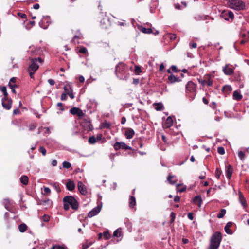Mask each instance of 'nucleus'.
<instances>
[{"label":"nucleus","instance_id":"33","mask_svg":"<svg viewBox=\"0 0 249 249\" xmlns=\"http://www.w3.org/2000/svg\"><path fill=\"white\" fill-rule=\"evenodd\" d=\"M92 242L86 241L84 243H83L82 245V249H87L89 246L92 245Z\"/></svg>","mask_w":249,"mask_h":249},{"label":"nucleus","instance_id":"60","mask_svg":"<svg viewBox=\"0 0 249 249\" xmlns=\"http://www.w3.org/2000/svg\"><path fill=\"white\" fill-rule=\"evenodd\" d=\"M67 94L70 96V97L71 99H73L74 98V95L72 91H71V92H69Z\"/></svg>","mask_w":249,"mask_h":249},{"label":"nucleus","instance_id":"57","mask_svg":"<svg viewBox=\"0 0 249 249\" xmlns=\"http://www.w3.org/2000/svg\"><path fill=\"white\" fill-rule=\"evenodd\" d=\"M48 83L50 84V85L53 86L55 84V82L53 79H50L48 80Z\"/></svg>","mask_w":249,"mask_h":249},{"label":"nucleus","instance_id":"53","mask_svg":"<svg viewBox=\"0 0 249 249\" xmlns=\"http://www.w3.org/2000/svg\"><path fill=\"white\" fill-rule=\"evenodd\" d=\"M135 72L137 74H139L141 72V68L139 66H135Z\"/></svg>","mask_w":249,"mask_h":249},{"label":"nucleus","instance_id":"54","mask_svg":"<svg viewBox=\"0 0 249 249\" xmlns=\"http://www.w3.org/2000/svg\"><path fill=\"white\" fill-rule=\"evenodd\" d=\"M67 94L66 93H62L61 95V100L62 101L66 100L67 98Z\"/></svg>","mask_w":249,"mask_h":249},{"label":"nucleus","instance_id":"13","mask_svg":"<svg viewBox=\"0 0 249 249\" xmlns=\"http://www.w3.org/2000/svg\"><path fill=\"white\" fill-rule=\"evenodd\" d=\"M222 16L224 17V19L228 20L229 19L233 20L234 18V14L231 11H224L222 14Z\"/></svg>","mask_w":249,"mask_h":249},{"label":"nucleus","instance_id":"45","mask_svg":"<svg viewBox=\"0 0 249 249\" xmlns=\"http://www.w3.org/2000/svg\"><path fill=\"white\" fill-rule=\"evenodd\" d=\"M62 165H63V168H67V169L71 167V163L70 162L66 161H64L63 162Z\"/></svg>","mask_w":249,"mask_h":249},{"label":"nucleus","instance_id":"58","mask_svg":"<svg viewBox=\"0 0 249 249\" xmlns=\"http://www.w3.org/2000/svg\"><path fill=\"white\" fill-rule=\"evenodd\" d=\"M190 46L192 48H196L197 47V44L196 43H190Z\"/></svg>","mask_w":249,"mask_h":249},{"label":"nucleus","instance_id":"26","mask_svg":"<svg viewBox=\"0 0 249 249\" xmlns=\"http://www.w3.org/2000/svg\"><path fill=\"white\" fill-rule=\"evenodd\" d=\"M233 98L234 100L240 101L242 98V95L238 91H235L233 93Z\"/></svg>","mask_w":249,"mask_h":249},{"label":"nucleus","instance_id":"14","mask_svg":"<svg viewBox=\"0 0 249 249\" xmlns=\"http://www.w3.org/2000/svg\"><path fill=\"white\" fill-rule=\"evenodd\" d=\"M12 100L11 99H2V105L6 109H10L11 108Z\"/></svg>","mask_w":249,"mask_h":249},{"label":"nucleus","instance_id":"28","mask_svg":"<svg viewBox=\"0 0 249 249\" xmlns=\"http://www.w3.org/2000/svg\"><path fill=\"white\" fill-rule=\"evenodd\" d=\"M136 205V199L135 197L131 196L129 198V205L131 208H133Z\"/></svg>","mask_w":249,"mask_h":249},{"label":"nucleus","instance_id":"23","mask_svg":"<svg viewBox=\"0 0 249 249\" xmlns=\"http://www.w3.org/2000/svg\"><path fill=\"white\" fill-rule=\"evenodd\" d=\"M153 106L155 107V109L157 111H161L164 109L163 105L161 103H154Z\"/></svg>","mask_w":249,"mask_h":249},{"label":"nucleus","instance_id":"50","mask_svg":"<svg viewBox=\"0 0 249 249\" xmlns=\"http://www.w3.org/2000/svg\"><path fill=\"white\" fill-rule=\"evenodd\" d=\"M180 186V184H178L177 185H176V188H177V191L178 192H184L185 190H186V187H183L181 189H178V187Z\"/></svg>","mask_w":249,"mask_h":249},{"label":"nucleus","instance_id":"43","mask_svg":"<svg viewBox=\"0 0 249 249\" xmlns=\"http://www.w3.org/2000/svg\"><path fill=\"white\" fill-rule=\"evenodd\" d=\"M41 220L44 222H48L50 220V216L48 215L44 214L41 217Z\"/></svg>","mask_w":249,"mask_h":249},{"label":"nucleus","instance_id":"47","mask_svg":"<svg viewBox=\"0 0 249 249\" xmlns=\"http://www.w3.org/2000/svg\"><path fill=\"white\" fill-rule=\"evenodd\" d=\"M217 152L221 155H223L225 153V149L223 147H219L217 148Z\"/></svg>","mask_w":249,"mask_h":249},{"label":"nucleus","instance_id":"16","mask_svg":"<svg viewBox=\"0 0 249 249\" xmlns=\"http://www.w3.org/2000/svg\"><path fill=\"white\" fill-rule=\"evenodd\" d=\"M100 211V208L99 207H95L90 211L88 214L89 218H91L93 216L97 215Z\"/></svg>","mask_w":249,"mask_h":249},{"label":"nucleus","instance_id":"9","mask_svg":"<svg viewBox=\"0 0 249 249\" xmlns=\"http://www.w3.org/2000/svg\"><path fill=\"white\" fill-rule=\"evenodd\" d=\"M198 82L200 84H201L203 86L205 85H207L208 86H211L213 84V81L211 78L210 75L206 76L205 77L204 79H198Z\"/></svg>","mask_w":249,"mask_h":249},{"label":"nucleus","instance_id":"56","mask_svg":"<svg viewBox=\"0 0 249 249\" xmlns=\"http://www.w3.org/2000/svg\"><path fill=\"white\" fill-rule=\"evenodd\" d=\"M187 217L191 220H192L194 219L193 214L192 213H188V215H187Z\"/></svg>","mask_w":249,"mask_h":249},{"label":"nucleus","instance_id":"19","mask_svg":"<svg viewBox=\"0 0 249 249\" xmlns=\"http://www.w3.org/2000/svg\"><path fill=\"white\" fill-rule=\"evenodd\" d=\"M173 119L171 117H168L166 119L164 123V127L166 128H169L173 125Z\"/></svg>","mask_w":249,"mask_h":249},{"label":"nucleus","instance_id":"1","mask_svg":"<svg viewBox=\"0 0 249 249\" xmlns=\"http://www.w3.org/2000/svg\"><path fill=\"white\" fill-rule=\"evenodd\" d=\"M115 73L120 79H126L129 75L128 67L124 63L120 62L115 67Z\"/></svg>","mask_w":249,"mask_h":249},{"label":"nucleus","instance_id":"32","mask_svg":"<svg viewBox=\"0 0 249 249\" xmlns=\"http://www.w3.org/2000/svg\"><path fill=\"white\" fill-rule=\"evenodd\" d=\"M51 185H52V186L54 188V189L56 190V192L59 193L61 191V189L59 186L58 183L53 182V183H51Z\"/></svg>","mask_w":249,"mask_h":249},{"label":"nucleus","instance_id":"29","mask_svg":"<svg viewBox=\"0 0 249 249\" xmlns=\"http://www.w3.org/2000/svg\"><path fill=\"white\" fill-rule=\"evenodd\" d=\"M113 236L117 237L122 236V232L121 229H117L113 232Z\"/></svg>","mask_w":249,"mask_h":249},{"label":"nucleus","instance_id":"27","mask_svg":"<svg viewBox=\"0 0 249 249\" xmlns=\"http://www.w3.org/2000/svg\"><path fill=\"white\" fill-rule=\"evenodd\" d=\"M168 79L170 83H173L176 82H179L180 80L178 78L175 77L174 75L171 74L168 76Z\"/></svg>","mask_w":249,"mask_h":249},{"label":"nucleus","instance_id":"49","mask_svg":"<svg viewBox=\"0 0 249 249\" xmlns=\"http://www.w3.org/2000/svg\"><path fill=\"white\" fill-rule=\"evenodd\" d=\"M39 151L42 154L43 156H45L46 154V150L43 146H40Z\"/></svg>","mask_w":249,"mask_h":249},{"label":"nucleus","instance_id":"25","mask_svg":"<svg viewBox=\"0 0 249 249\" xmlns=\"http://www.w3.org/2000/svg\"><path fill=\"white\" fill-rule=\"evenodd\" d=\"M193 202L199 207H200L202 203L201 196H196L193 199Z\"/></svg>","mask_w":249,"mask_h":249},{"label":"nucleus","instance_id":"31","mask_svg":"<svg viewBox=\"0 0 249 249\" xmlns=\"http://www.w3.org/2000/svg\"><path fill=\"white\" fill-rule=\"evenodd\" d=\"M64 90L66 93V94L69 93V92L72 91V89L71 86L70 84H67L64 87Z\"/></svg>","mask_w":249,"mask_h":249},{"label":"nucleus","instance_id":"3","mask_svg":"<svg viewBox=\"0 0 249 249\" xmlns=\"http://www.w3.org/2000/svg\"><path fill=\"white\" fill-rule=\"evenodd\" d=\"M222 240V235L217 231L213 234L211 238L209 249H218Z\"/></svg>","mask_w":249,"mask_h":249},{"label":"nucleus","instance_id":"17","mask_svg":"<svg viewBox=\"0 0 249 249\" xmlns=\"http://www.w3.org/2000/svg\"><path fill=\"white\" fill-rule=\"evenodd\" d=\"M223 71L226 75H230L233 73L234 70L232 68L229 67L228 65H226L223 68Z\"/></svg>","mask_w":249,"mask_h":249},{"label":"nucleus","instance_id":"46","mask_svg":"<svg viewBox=\"0 0 249 249\" xmlns=\"http://www.w3.org/2000/svg\"><path fill=\"white\" fill-rule=\"evenodd\" d=\"M103 236L105 239L107 240L110 238V235L108 231H105L103 233Z\"/></svg>","mask_w":249,"mask_h":249},{"label":"nucleus","instance_id":"8","mask_svg":"<svg viewBox=\"0 0 249 249\" xmlns=\"http://www.w3.org/2000/svg\"><path fill=\"white\" fill-rule=\"evenodd\" d=\"M113 147L115 150L119 149H131V147L128 146L124 142H116L113 145Z\"/></svg>","mask_w":249,"mask_h":249},{"label":"nucleus","instance_id":"24","mask_svg":"<svg viewBox=\"0 0 249 249\" xmlns=\"http://www.w3.org/2000/svg\"><path fill=\"white\" fill-rule=\"evenodd\" d=\"M232 174V167L229 165L227 168L226 171V176L228 178H230Z\"/></svg>","mask_w":249,"mask_h":249},{"label":"nucleus","instance_id":"22","mask_svg":"<svg viewBox=\"0 0 249 249\" xmlns=\"http://www.w3.org/2000/svg\"><path fill=\"white\" fill-rule=\"evenodd\" d=\"M66 188L69 191H72L75 188V184L73 181L69 180L66 183Z\"/></svg>","mask_w":249,"mask_h":249},{"label":"nucleus","instance_id":"10","mask_svg":"<svg viewBox=\"0 0 249 249\" xmlns=\"http://www.w3.org/2000/svg\"><path fill=\"white\" fill-rule=\"evenodd\" d=\"M70 113L72 115H76L79 118H81L84 115V113L79 108L73 107L70 110Z\"/></svg>","mask_w":249,"mask_h":249},{"label":"nucleus","instance_id":"36","mask_svg":"<svg viewBox=\"0 0 249 249\" xmlns=\"http://www.w3.org/2000/svg\"><path fill=\"white\" fill-rule=\"evenodd\" d=\"M175 177L174 176L169 175L167 178V180L171 184H174L177 182V179L172 180V178H175Z\"/></svg>","mask_w":249,"mask_h":249},{"label":"nucleus","instance_id":"21","mask_svg":"<svg viewBox=\"0 0 249 249\" xmlns=\"http://www.w3.org/2000/svg\"><path fill=\"white\" fill-rule=\"evenodd\" d=\"M239 200L242 206L244 208H246L247 206L246 199L242 194L240 192L239 194Z\"/></svg>","mask_w":249,"mask_h":249},{"label":"nucleus","instance_id":"35","mask_svg":"<svg viewBox=\"0 0 249 249\" xmlns=\"http://www.w3.org/2000/svg\"><path fill=\"white\" fill-rule=\"evenodd\" d=\"M226 211L224 209H222L220 210V212L217 214V217L218 218H223L225 215Z\"/></svg>","mask_w":249,"mask_h":249},{"label":"nucleus","instance_id":"44","mask_svg":"<svg viewBox=\"0 0 249 249\" xmlns=\"http://www.w3.org/2000/svg\"><path fill=\"white\" fill-rule=\"evenodd\" d=\"M111 126V124L107 122H105L102 124V127L106 128H109Z\"/></svg>","mask_w":249,"mask_h":249},{"label":"nucleus","instance_id":"11","mask_svg":"<svg viewBox=\"0 0 249 249\" xmlns=\"http://www.w3.org/2000/svg\"><path fill=\"white\" fill-rule=\"evenodd\" d=\"M51 23L50 18L48 16L44 17L39 22V24L43 29H46L48 26Z\"/></svg>","mask_w":249,"mask_h":249},{"label":"nucleus","instance_id":"55","mask_svg":"<svg viewBox=\"0 0 249 249\" xmlns=\"http://www.w3.org/2000/svg\"><path fill=\"white\" fill-rule=\"evenodd\" d=\"M8 86L10 89L15 88L17 87L16 84L14 83H11V82L9 83Z\"/></svg>","mask_w":249,"mask_h":249},{"label":"nucleus","instance_id":"7","mask_svg":"<svg viewBox=\"0 0 249 249\" xmlns=\"http://www.w3.org/2000/svg\"><path fill=\"white\" fill-rule=\"evenodd\" d=\"M81 125L85 130L91 131L93 129V126L89 118L84 119L81 123Z\"/></svg>","mask_w":249,"mask_h":249},{"label":"nucleus","instance_id":"39","mask_svg":"<svg viewBox=\"0 0 249 249\" xmlns=\"http://www.w3.org/2000/svg\"><path fill=\"white\" fill-rule=\"evenodd\" d=\"M88 142L90 144H94L97 142V139L94 136L90 137Z\"/></svg>","mask_w":249,"mask_h":249},{"label":"nucleus","instance_id":"64","mask_svg":"<svg viewBox=\"0 0 249 249\" xmlns=\"http://www.w3.org/2000/svg\"><path fill=\"white\" fill-rule=\"evenodd\" d=\"M139 79H136V78L133 79V83L134 84L137 85V84H139Z\"/></svg>","mask_w":249,"mask_h":249},{"label":"nucleus","instance_id":"15","mask_svg":"<svg viewBox=\"0 0 249 249\" xmlns=\"http://www.w3.org/2000/svg\"><path fill=\"white\" fill-rule=\"evenodd\" d=\"M77 187L82 195H86L87 194V188L81 181H79L78 182Z\"/></svg>","mask_w":249,"mask_h":249},{"label":"nucleus","instance_id":"52","mask_svg":"<svg viewBox=\"0 0 249 249\" xmlns=\"http://www.w3.org/2000/svg\"><path fill=\"white\" fill-rule=\"evenodd\" d=\"M44 191L45 193L47 195H49L51 193V190L50 189V188L49 187H44Z\"/></svg>","mask_w":249,"mask_h":249},{"label":"nucleus","instance_id":"30","mask_svg":"<svg viewBox=\"0 0 249 249\" xmlns=\"http://www.w3.org/2000/svg\"><path fill=\"white\" fill-rule=\"evenodd\" d=\"M21 182L24 185H27L28 183V178L26 176H22L20 178Z\"/></svg>","mask_w":249,"mask_h":249},{"label":"nucleus","instance_id":"41","mask_svg":"<svg viewBox=\"0 0 249 249\" xmlns=\"http://www.w3.org/2000/svg\"><path fill=\"white\" fill-rule=\"evenodd\" d=\"M222 173V172L220 170H219L218 168H216V170H215V177L217 178V179H219L220 178V176H221V174Z\"/></svg>","mask_w":249,"mask_h":249},{"label":"nucleus","instance_id":"34","mask_svg":"<svg viewBox=\"0 0 249 249\" xmlns=\"http://www.w3.org/2000/svg\"><path fill=\"white\" fill-rule=\"evenodd\" d=\"M27 228V226L25 224H21L19 225L18 229L20 232H25Z\"/></svg>","mask_w":249,"mask_h":249},{"label":"nucleus","instance_id":"61","mask_svg":"<svg viewBox=\"0 0 249 249\" xmlns=\"http://www.w3.org/2000/svg\"><path fill=\"white\" fill-rule=\"evenodd\" d=\"M3 95H4V97H3L2 98V99H8V93L7 92V90L5 92H3Z\"/></svg>","mask_w":249,"mask_h":249},{"label":"nucleus","instance_id":"42","mask_svg":"<svg viewBox=\"0 0 249 249\" xmlns=\"http://www.w3.org/2000/svg\"><path fill=\"white\" fill-rule=\"evenodd\" d=\"M238 156L239 158L241 160H244L245 157V153L242 152V151H239L238 153Z\"/></svg>","mask_w":249,"mask_h":249},{"label":"nucleus","instance_id":"18","mask_svg":"<svg viewBox=\"0 0 249 249\" xmlns=\"http://www.w3.org/2000/svg\"><path fill=\"white\" fill-rule=\"evenodd\" d=\"M134 134V131L132 129L129 128L125 131V136L127 139H130L133 137Z\"/></svg>","mask_w":249,"mask_h":249},{"label":"nucleus","instance_id":"5","mask_svg":"<svg viewBox=\"0 0 249 249\" xmlns=\"http://www.w3.org/2000/svg\"><path fill=\"white\" fill-rule=\"evenodd\" d=\"M31 64L29 66L27 69V71L29 73L30 77L32 78L34 77V73L38 70L39 68L38 62H39L40 63H41L42 60L41 58L38 57L37 59H31Z\"/></svg>","mask_w":249,"mask_h":249},{"label":"nucleus","instance_id":"20","mask_svg":"<svg viewBox=\"0 0 249 249\" xmlns=\"http://www.w3.org/2000/svg\"><path fill=\"white\" fill-rule=\"evenodd\" d=\"M232 225V223L231 222H228L226 226H225L224 229L225 231V232L229 234H232V231L230 229V227H231Z\"/></svg>","mask_w":249,"mask_h":249},{"label":"nucleus","instance_id":"62","mask_svg":"<svg viewBox=\"0 0 249 249\" xmlns=\"http://www.w3.org/2000/svg\"><path fill=\"white\" fill-rule=\"evenodd\" d=\"M0 89L3 93L5 92L7 90L6 87L5 86L0 87Z\"/></svg>","mask_w":249,"mask_h":249},{"label":"nucleus","instance_id":"63","mask_svg":"<svg viewBox=\"0 0 249 249\" xmlns=\"http://www.w3.org/2000/svg\"><path fill=\"white\" fill-rule=\"evenodd\" d=\"M18 15L23 18H26V15L23 13H18Z\"/></svg>","mask_w":249,"mask_h":249},{"label":"nucleus","instance_id":"37","mask_svg":"<svg viewBox=\"0 0 249 249\" xmlns=\"http://www.w3.org/2000/svg\"><path fill=\"white\" fill-rule=\"evenodd\" d=\"M222 90L223 92H229L232 90V88L229 85H225L223 87Z\"/></svg>","mask_w":249,"mask_h":249},{"label":"nucleus","instance_id":"12","mask_svg":"<svg viewBox=\"0 0 249 249\" xmlns=\"http://www.w3.org/2000/svg\"><path fill=\"white\" fill-rule=\"evenodd\" d=\"M186 89L187 92H194L196 90V85L193 82L189 81L186 86Z\"/></svg>","mask_w":249,"mask_h":249},{"label":"nucleus","instance_id":"2","mask_svg":"<svg viewBox=\"0 0 249 249\" xmlns=\"http://www.w3.org/2000/svg\"><path fill=\"white\" fill-rule=\"evenodd\" d=\"M64 205V209L68 211L70 208V206L73 210H76L78 208V203L76 199L72 196H67L63 198V199Z\"/></svg>","mask_w":249,"mask_h":249},{"label":"nucleus","instance_id":"59","mask_svg":"<svg viewBox=\"0 0 249 249\" xmlns=\"http://www.w3.org/2000/svg\"><path fill=\"white\" fill-rule=\"evenodd\" d=\"M171 69L172 70V71H173L174 72H177L178 71V70H177V68L176 67V66H174V65H173L171 67Z\"/></svg>","mask_w":249,"mask_h":249},{"label":"nucleus","instance_id":"40","mask_svg":"<svg viewBox=\"0 0 249 249\" xmlns=\"http://www.w3.org/2000/svg\"><path fill=\"white\" fill-rule=\"evenodd\" d=\"M78 52L81 53L86 54L87 53L88 50L86 47L81 46L80 47Z\"/></svg>","mask_w":249,"mask_h":249},{"label":"nucleus","instance_id":"48","mask_svg":"<svg viewBox=\"0 0 249 249\" xmlns=\"http://www.w3.org/2000/svg\"><path fill=\"white\" fill-rule=\"evenodd\" d=\"M50 249H66V248L64 246L55 245L53 246Z\"/></svg>","mask_w":249,"mask_h":249},{"label":"nucleus","instance_id":"4","mask_svg":"<svg viewBox=\"0 0 249 249\" xmlns=\"http://www.w3.org/2000/svg\"><path fill=\"white\" fill-rule=\"evenodd\" d=\"M227 4L232 9L240 11L245 9V3L241 0H228Z\"/></svg>","mask_w":249,"mask_h":249},{"label":"nucleus","instance_id":"6","mask_svg":"<svg viewBox=\"0 0 249 249\" xmlns=\"http://www.w3.org/2000/svg\"><path fill=\"white\" fill-rule=\"evenodd\" d=\"M99 18H101L100 21V26L103 29H107L110 25L108 18L103 13H101Z\"/></svg>","mask_w":249,"mask_h":249},{"label":"nucleus","instance_id":"51","mask_svg":"<svg viewBox=\"0 0 249 249\" xmlns=\"http://www.w3.org/2000/svg\"><path fill=\"white\" fill-rule=\"evenodd\" d=\"M171 222L173 223L176 218V214L174 212H171L170 214Z\"/></svg>","mask_w":249,"mask_h":249},{"label":"nucleus","instance_id":"38","mask_svg":"<svg viewBox=\"0 0 249 249\" xmlns=\"http://www.w3.org/2000/svg\"><path fill=\"white\" fill-rule=\"evenodd\" d=\"M140 30L143 33L150 34L152 32L151 28H146L145 27H142Z\"/></svg>","mask_w":249,"mask_h":249}]
</instances>
